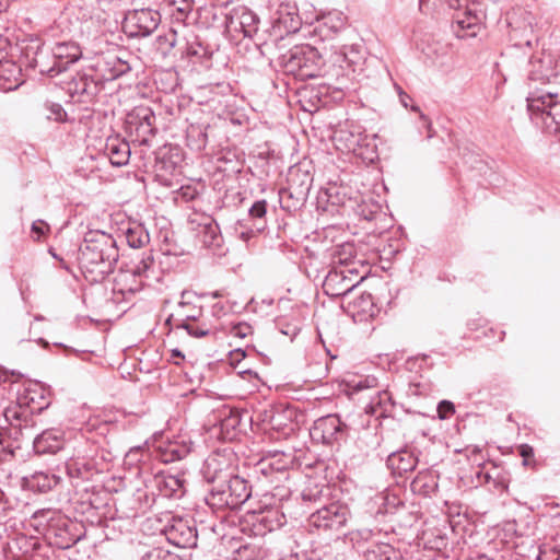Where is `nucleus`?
<instances>
[{
  "label": "nucleus",
  "instance_id": "obj_1",
  "mask_svg": "<svg viewBox=\"0 0 560 560\" xmlns=\"http://www.w3.org/2000/svg\"><path fill=\"white\" fill-rule=\"evenodd\" d=\"M119 258L115 238L103 231L90 230L79 247V267L84 278L97 283L114 271Z\"/></svg>",
  "mask_w": 560,
  "mask_h": 560
},
{
  "label": "nucleus",
  "instance_id": "obj_2",
  "mask_svg": "<svg viewBox=\"0 0 560 560\" xmlns=\"http://www.w3.org/2000/svg\"><path fill=\"white\" fill-rule=\"evenodd\" d=\"M49 401L43 390L27 387L18 396L16 402L8 406L3 416L10 424L9 434L15 440H31L34 436L37 421L35 415L48 408Z\"/></svg>",
  "mask_w": 560,
  "mask_h": 560
},
{
  "label": "nucleus",
  "instance_id": "obj_3",
  "mask_svg": "<svg viewBox=\"0 0 560 560\" xmlns=\"http://www.w3.org/2000/svg\"><path fill=\"white\" fill-rule=\"evenodd\" d=\"M162 280V269L151 252L143 253L141 258L120 268L114 278L113 294L116 302L129 300L144 287H151Z\"/></svg>",
  "mask_w": 560,
  "mask_h": 560
},
{
  "label": "nucleus",
  "instance_id": "obj_4",
  "mask_svg": "<svg viewBox=\"0 0 560 560\" xmlns=\"http://www.w3.org/2000/svg\"><path fill=\"white\" fill-rule=\"evenodd\" d=\"M252 491L248 482L240 476H231L224 482L213 485L205 498L213 511L235 510L242 506Z\"/></svg>",
  "mask_w": 560,
  "mask_h": 560
},
{
  "label": "nucleus",
  "instance_id": "obj_5",
  "mask_svg": "<svg viewBox=\"0 0 560 560\" xmlns=\"http://www.w3.org/2000/svg\"><path fill=\"white\" fill-rule=\"evenodd\" d=\"M323 65L318 50L308 45L295 47L285 62L287 70L300 79L316 78Z\"/></svg>",
  "mask_w": 560,
  "mask_h": 560
},
{
  "label": "nucleus",
  "instance_id": "obj_6",
  "mask_svg": "<svg viewBox=\"0 0 560 560\" xmlns=\"http://www.w3.org/2000/svg\"><path fill=\"white\" fill-rule=\"evenodd\" d=\"M178 313L182 319L176 324L177 329H185L189 336L195 338L214 335L220 328L215 323L202 315L200 307H191L189 301H180L178 303Z\"/></svg>",
  "mask_w": 560,
  "mask_h": 560
},
{
  "label": "nucleus",
  "instance_id": "obj_7",
  "mask_svg": "<svg viewBox=\"0 0 560 560\" xmlns=\"http://www.w3.org/2000/svg\"><path fill=\"white\" fill-rule=\"evenodd\" d=\"M155 115L147 106L133 108L126 118V131L132 141L140 145H149L155 133Z\"/></svg>",
  "mask_w": 560,
  "mask_h": 560
},
{
  "label": "nucleus",
  "instance_id": "obj_8",
  "mask_svg": "<svg viewBox=\"0 0 560 560\" xmlns=\"http://www.w3.org/2000/svg\"><path fill=\"white\" fill-rule=\"evenodd\" d=\"M527 103L528 110L541 114L548 128L555 125V130L560 131V81L559 89H550L541 95L528 97Z\"/></svg>",
  "mask_w": 560,
  "mask_h": 560
},
{
  "label": "nucleus",
  "instance_id": "obj_9",
  "mask_svg": "<svg viewBox=\"0 0 560 560\" xmlns=\"http://www.w3.org/2000/svg\"><path fill=\"white\" fill-rule=\"evenodd\" d=\"M161 23V15L150 8L129 11L124 20L122 27L129 37H148Z\"/></svg>",
  "mask_w": 560,
  "mask_h": 560
},
{
  "label": "nucleus",
  "instance_id": "obj_10",
  "mask_svg": "<svg viewBox=\"0 0 560 560\" xmlns=\"http://www.w3.org/2000/svg\"><path fill=\"white\" fill-rule=\"evenodd\" d=\"M359 273L349 267L332 268L324 279L323 290L332 298H339L351 292L362 280Z\"/></svg>",
  "mask_w": 560,
  "mask_h": 560
},
{
  "label": "nucleus",
  "instance_id": "obj_11",
  "mask_svg": "<svg viewBox=\"0 0 560 560\" xmlns=\"http://www.w3.org/2000/svg\"><path fill=\"white\" fill-rule=\"evenodd\" d=\"M284 516L277 509L248 511L244 516V530L248 527L253 536H265L267 533L281 527Z\"/></svg>",
  "mask_w": 560,
  "mask_h": 560
},
{
  "label": "nucleus",
  "instance_id": "obj_12",
  "mask_svg": "<svg viewBox=\"0 0 560 560\" xmlns=\"http://www.w3.org/2000/svg\"><path fill=\"white\" fill-rule=\"evenodd\" d=\"M163 533L167 541L176 547L192 548L197 546L198 534L195 521L191 518L172 517Z\"/></svg>",
  "mask_w": 560,
  "mask_h": 560
},
{
  "label": "nucleus",
  "instance_id": "obj_13",
  "mask_svg": "<svg viewBox=\"0 0 560 560\" xmlns=\"http://www.w3.org/2000/svg\"><path fill=\"white\" fill-rule=\"evenodd\" d=\"M347 425L336 415L317 419L311 428V438L319 443L332 445L346 436Z\"/></svg>",
  "mask_w": 560,
  "mask_h": 560
},
{
  "label": "nucleus",
  "instance_id": "obj_14",
  "mask_svg": "<svg viewBox=\"0 0 560 560\" xmlns=\"http://www.w3.org/2000/svg\"><path fill=\"white\" fill-rule=\"evenodd\" d=\"M347 518L348 510L346 508L338 504H330L312 513L308 523L310 526L317 529H339L346 524Z\"/></svg>",
  "mask_w": 560,
  "mask_h": 560
},
{
  "label": "nucleus",
  "instance_id": "obj_15",
  "mask_svg": "<svg viewBox=\"0 0 560 560\" xmlns=\"http://www.w3.org/2000/svg\"><path fill=\"white\" fill-rule=\"evenodd\" d=\"M532 69L529 79L533 81L547 82L559 86L560 82V58L552 60L550 55L534 57L530 60Z\"/></svg>",
  "mask_w": 560,
  "mask_h": 560
},
{
  "label": "nucleus",
  "instance_id": "obj_16",
  "mask_svg": "<svg viewBox=\"0 0 560 560\" xmlns=\"http://www.w3.org/2000/svg\"><path fill=\"white\" fill-rule=\"evenodd\" d=\"M67 91L81 101L92 100L98 93L97 82L85 73H78L67 83Z\"/></svg>",
  "mask_w": 560,
  "mask_h": 560
},
{
  "label": "nucleus",
  "instance_id": "obj_17",
  "mask_svg": "<svg viewBox=\"0 0 560 560\" xmlns=\"http://www.w3.org/2000/svg\"><path fill=\"white\" fill-rule=\"evenodd\" d=\"M192 445L194 443L189 438L179 435L175 440L160 446V458L164 463L180 460L191 452Z\"/></svg>",
  "mask_w": 560,
  "mask_h": 560
},
{
  "label": "nucleus",
  "instance_id": "obj_18",
  "mask_svg": "<svg viewBox=\"0 0 560 560\" xmlns=\"http://www.w3.org/2000/svg\"><path fill=\"white\" fill-rule=\"evenodd\" d=\"M49 50L60 72L65 71L69 65L77 62L82 56L80 47L72 42L57 43L54 48Z\"/></svg>",
  "mask_w": 560,
  "mask_h": 560
},
{
  "label": "nucleus",
  "instance_id": "obj_19",
  "mask_svg": "<svg viewBox=\"0 0 560 560\" xmlns=\"http://www.w3.org/2000/svg\"><path fill=\"white\" fill-rule=\"evenodd\" d=\"M63 446V434L60 430H44L33 439V447L38 454L56 453Z\"/></svg>",
  "mask_w": 560,
  "mask_h": 560
},
{
  "label": "nucleus",
  "instance_id": "obj_20",
  "mask_svg": "<svg viewBox=\"0 0 560 560\" xmlns=\"http://www.w3.org/2000/svg\"><path fill=\"white\" fill-rule=\"evenodd\" d=\"M60 477L49 471H35L22 478V487L33 492L46 493L54 489Z\"/></svg>",
  "mask_w": 560,
  "mask_h": 560
},
{
  "label": "nucleus",
  "instance_id": "obj_21",
  "mask_svg": "<svg viewBox=\"0 0 560 560\" xmlns=\"http://www.w3.org/2000/svg\"><path fill=\"white\" fill-rule=\"evenodd\" d=\"M26 66L38 69L40 74H47L51 78L61 73L57 62H54L49 49L37 47L34 51V57L30 59L28 51L26 52Z\"/></svg>",
  "mask_w": 560,
  "mask_h": 560
},
{
  "label": "nucleus",
  "instance_id": "obj_22",
  "mask_svg": "<svg viewBox=\"0 0 560 560\" xmlns=\"http://www.w3.org/2000/svg\"><path fill=\"white\" fill-rule=\"evenodd\" d=\"M361 126L346 124L334 131L332 141L336 148L342 152L355 151L360 139Z\"/></svg>",
  "mask_w": 560,
  "mask_h": 560
},
{
  "label": "nucleus",
  "instance_id": "obj_23",
  "mask_svg": "<svg viewBox=\"0 0 560 560\" xmlns=\"http://www.w3.org/2000/svg\"><path fill=\"white\" fill-rule=\"evenodd\" d=\"M418 463L415 454L408 450H400L388 455L386 465L394 475L402 476L412 471Z\"/></svg>",
  "mask_w": 560,
  "mask_h": 560
},
{
  "label": "nucleus",
  "instance_id": "obj_24",
  "mask_svg": "<svg viewBox=\"0 0 560 560\" xmlns=\"http://www.w3.org/2000/svg\"><path fill=\"white\" fill-rule=\"evenodd\" d=\"M154 481L163 497L179 498L184 493V480L178 476L161 472Z\"/></svg>",
  "mask_w": 560,
  "mask_h": 560
},
{
  "label": "nucleus",
  "instance_id": "obj_25",
  "mask_svg": "<svg viewBox=\"0 0 560 560\" xmlns=\"http://www.w3.org/2000/svg\"><path fill=\"white\" fill-rule=\"evenodd\" d=\"M97 68L106 80H114L130 70L128 62L116 55H106L98 61Z\"/></svg>",
  "mask_w": 560,
  "mask_h": 560
},
{
  "label": "nucleus",
  "instance_id": "obj_26",
  "mask_svg": "<svg viewBox=\"0 0 560 560\" xmlns=\"http://www.w3.org/2000/svg\"><path fill=\"white\" fill-rule=\"evenodd\" d=\"M392 396L387 390H378L365 406V412L376 418L386 417L393 409Z\"/></svg>",
  "mask_w": 560,
  "mask_h": 560
},
{
  "label": "nucleus",
  "instance_id": "obj_27",
  "mask_svg": "<svg viewBox=\"0 0 560 560\" xmlns=\"http://www.w3.org/2000/svg\"><path fill=\"white\" fill-rule=\"evenodd\" d=\"M106 153L112 165L124 166L129 162L130 158L129 143L118 139H110L106 143Z\"/></svg>",
  "mask_w": 560,
  "mask_h": 560
},
{
  "label": "nucleus",
  "instance_id": "obj_28",
  "mask_svg": "<svg viewBox=\"0 0 560 560\" xmlns=\"http://www.w3.org/2000/svg\"><path fill=\"white\" fill-rule=\"evenodd\" d=\"M240 31L245 37L252 38L258 31L259 19L247 8H241L236 11Z\"/></svg>",
  "mask_w": 560,
  "mask_h": 560
},
{
  "label": "nucleus",
  "instance_id": "obj_29",
  "mask_svg": "<svg viewBox=\"0 0 560 560\" xmlns=\"http://www.w3.org/2000/svg\"><path fill=\"white\" fill-rule=\"evenodd\" d=\"M10 424L0 431V464L11 460L15 452L21 448L20 441L9 434Z\"/></svg>",
  "mask_w": 560,
  "mask_h": 560
},
{
  "label": "nucleus",
  "instance_id": "obj_30",
  "mask_svg": "<svg viewBox=\"0 0 560 560\" xmlns=\"http://www.w3.org/2000/svg\"><path fill=\"white\" fill-rule=\"evenodd\" d=\"M125 237L127 244L132 248H141L150 242L148 230L140 223H131L125 230Z\"/></svg>",
  "mask_w": 560,
  "mask_h": 560
},
{
  "label": "nucleus",
  "instance_id": "obj_31",
  "mask_svg": "<svg viewBox=\"0 0 560 560\" xmlns=\"http://www.w3.org/2000/svg\"><path fill=\"white\" fill-rule=\"evenodd\" d=\"M413 492L424 497L432 495L438 489L435 476L430 471L419 472L411 483Z\"/></svg>",
  "mask_w": 560,
  "mask_h": 560
},
{
  "label": "nucleus",
  "instance_id": "obj_32",
  "mask_svg": "<svg viewBox=\"0 0 560 560\" xmlns=\"http://www.w3.org/2000/svg\"><path fill=\"white\" fill-rule=\"evenodd\" d=\"M364 161H373L376 156L375 139L360 129V139H358V147L355 151H349Z\"/></svg>",
  "mask_w": 560,
  "mask_h": 560
},
{
  "label": "nucleus",
  "instance_id": "obj_33",
  "mask_svg": "<svg viewBox=\"0 0 560 560\" xmlns=\"http://www.w3.org/2000/svg\"><path fill=\"white\" fill-rule=\"evenodd\" d=\"M89 466L90 463H88L85 457L71 459L67 463L68 476L73 479L89 480L94 475L92 468Z\"/></svg>",
  "mask_w": 560,
  "mask_h": 560
},
{
  "label": "nucleus",
  "instance_id": "obj_34",
  "mask_svg": "<svg viewBox=\"0 0 560 560\" xmlns=\"http://www.w3.org/2000/svg\"><path fill=\"white\" fill-rule=\"evenodd\" d=\"M390 546L384 542L371 541L370 546L363 548L360 553L365 560H389Z\"/></svg>",
  "mask_w": 560,
  "mask_h": 560
},
{
  "label": "nucleus",
  "instance_id": "obj_35",
  "mask_svg": "<svg viewBox=\"0 0 560 560\" xmlns=\"http://www.w3.org/2000/svg\"><path fill=\"white\" fill-rule=\"evenodd\" d=\"M88 463L92 468L93 474H102L109 468L112 456L109 452L104 450H96L94 455L86 457Z\"/></svg>",
  "mask_w": 560,
  "mask_h": 560
},
{
  "label": "nucleus",
  "instance_id": "obj_36",
  "mask_svg": "<svg viewBox=\"0 0 560 560\" xmlns=\"http://www.w3.org/2000/svg\"><path fill=\"white\" fill-rule=\"evenodd\" d=\"M376 534L369 528H361L350 533V540L353 547L360 552L363 548L371 545V541H376Z\"/></svg>",
  "mask_w": 560,
  "mask_h": 560
},
{
  "label": "nucleus",
  "instance_id": "obj_37",
  "mask_svg": "<svg viewBox=\"0 0 560 560\" xmlns=\"http://www.w3.org/2000/svg\"><path fill=\"white\" fill-rule=\"evenodd\" d=\"M323 21L326 26L337 32L345 26L346 19L339 11H331L323 15Z\"/></svg>",
  "mask_w": 560,
  "mask_h": 560
},
{
  "label": "nucleus",
  "instance_id": "obj_38",
  "mask_svg": "<svg viewBox=\"0 0 560 560\" xmlns=\"http://www.w3.org/2000/svg\"><path fill=\"white\" fill-rule=\"evenodd\" d=\"M205 474L208 481H214L220 478V474L222 472V468L219 465L218 456H210L207 458L205 464Z\"/></svg>",
  "mask_w": 560,
  "mask_h": 560
},
{
  "label": "nucleus",
  "instance_id": "obj_39",
  "mask_svg": "<svg viewBox=\"0 0 560 560\" xmlns=\"http://www.w3.org/2000/svg\"><path fill=\"white\" fill-rule=\"evenodd\" d=\"M141 560H179V558L163 548H152L142 556Z\"/></svg>",
  "mask_w": 560,
  "mask_h": 560
},
{
  "label": "nucleus",
  "instance_id": "obj_40",
  "mask_svg": "<svg viewBox=\"0 0 560 560\" xmlns=\"http://www.w3.org/2000/svg\"><path fill=\"white\" fill-rule=\"evenodd\" d=\"M203 243L207 246L219 245L220 235H219V226L214 222H209L203 225Z\"/></svg>",
  "mask_w": 560,
  "mask_h": 560
},
{
  "label": "nucleus",
  "instance_id": "obj_41",
  "mask_svg": "<svg viewBox=\"0 0 560 560\" xmlns=\"http://www.w3.org/2000/svg\"><path fill=\"white\" fill-rule=\"evenodd\" d=\"M46 109V118L48 120H54L56 122L65 121L67 117V113L60 104L57 103H47L45 105Z\"/></svg>",
  "mask_w": 560,
  "mask_h": 560
},
{
  "label": "nucleus",
  "instance_id": "obj_42",
  "mask_svg": "<svg viewBox=\"0 0 560 560\" xmlns=\"http://www.w3.org/2000/svg\"><path fill=\"white\" fill-rule=\"evenodd\" d=\"M377 386V378L374 376H365L358 381H353L350 387L353 393H359L368 388H374Z\"/></svg>",
  "mask_w": 560,
  "mask_h": 560
},
{
  "label": "nucleus",
  "instance_id": "obj_43",
  "mask_svg": "<svg viewBox=\"0 0 560 560\" xmlns=\"http://www.w3.org/2000/svg\"><path fill=\"white\" fill-rule=\"evenodd\" d=\"M267 213L266 200L256 201L248 210V214L253 219H262Z\"/></svg>",
  "mask_w": 560,
  "mask_h": 560
},
{
  "label": "nucleus",
  "instance_id": "obj_44",
  "mask_svg": "<svg viewBox=\"0 0 560 560\" xmlns=\"http://www.w3.org/2000/svg\"><path fill=\"white\" fill-rule=\"evenodd\" d=\"M455 413V406L452 401L442 400L438 405V415L439 418L444 420L448 419L451 416Z\"/></svg>",
  "mask_w": 560,
  "mask_h": 560
},
{
  "label": "nucleus",
  "instance_id": "obj_45",
  "mask_svg": "<svg viewBox=\"0 0 560 560\" xmlns=\"http://www.w3.org/2000/svg\"><path fill=\"white\" fill-rule=\"evenodd\" d=\"M456 22L462 30H471L478 25L479 19L477 15L471 14L470 12H467L465 14V18L457 19Z\"/></svg>",
  "mask_w": 560,
  "mask_h": 560
},
{
  "label": "nucleus",
  "instance_id": "obj_46",
  "mask_svg": "<svg viewBox=\"0 0 560 560\" xmlns=\"http://www.w3.org/2000/svg\"><path fill=\"white\" fill-rule=\"evenodd\" d=\"M168 3L174 5L183 15H187L192 11V0H168Z\"/></svg>",
  "mask_w": 560,
  "mask_h": 560
},
{
  "label": "nucleus",
  "instance_id": "obj_47",
  "mask_svg": "<svg viewBox=\"0 0 560 560\" xmlns=\"http://www.w3.org/2000/svg\"><path fill=\"white\" fill-rule=\"evenodd\" d=\"M231 334L243 339L252 334V326L246 323H238L232 327Z\"/></svg>",
  "mask_w": 560,
  "mask_h": 560
},
{
  "label": "nucleus",
  "instance_id": "obj_48",
  "mask_svg": "<svg viewBox=\"0 0 560 560\" xmlns=\"http://www.w3.org/2000/svg\"><path fill=\"white\" fill-rule=\"evenodd\" d=\"M235 233L244 242L249 241L255 235V231L253 229H246L242 221L236 222Z\"/></svg>",
  "mask_w": 560,
  "mask_h": 560
},
{
  "label": "nucleus",
  "instance_id": "obj_49",
  "mask_svg": "<svg viewBox=\"0 0 560 560\" xmlns=\"http://www.w3.org/2000/svg\"><path fill=\"white\" fill-rule=\"evenodd\" d=\"M240 424V417L236 413L230 411V415L221 420L222 430H229L230 428L235 429Z\"/></svg>",
  "mask_w": 560,
  "mask_h": 560
},
{
  "label": "nucleus",
  "instance_id": "obj_50",
  "mask_svg": "<svg viewBox=\"0 0 560 560\" xmlns=\"http://www.w3.org/2000/svg\"><path fill=\"white\" fill-rule=\"evenodd\" d=\"M226 312H228V307L224 303H221V302L214 303L211 308L212 316L215 318V320L213 323H215L219 326L218 319L220 318L221 315L226 314Z\"/></svg>",
  "mask_w": 560,
  "mask_h": 560
},
{
  "label": "nucleus",
  "instance_id": "obj_51",
  "mask_svg": "<svg viewBox=\"0 0 560 560\" xmlns=\"http://www.w3.org/2000/svg\"><path fill=\"white\" fill-rule=\"evenodd\" d=\"M12 509L9 499L3 490L0 489V517L5 516L8 511Z\"/></svg>",
  "mask_w": 560,
  "mask_h": 560
},
{
  "label": "nucleus",
  "instance_id": "obj_52",
  "mask_svg": "<svg viewBox=\"0 0 560 560\" xmlns=\"http://www.w3.org/2000/svg\"><path fill=\"white\" fill-rule=\"evenodd\" d=\"M520 455L524 458V465H527V459L534 455V450L528 444L520 446Z\"/></svg>",
  "mask_w": 560,
  "mask_h": 560
},
{
  "label": "nucleus",
  "instance_id": "obj_53",
  "mask_svg": "<svg viewBox=\"0 0 560 560\" xmlns=\"http://www.w3.org/2000/svg\"><path fill=\"white\" fill-rule=\"evenodd\" d=\"M54 511L51 509H40L33 513L32 518L38 520V518H48L51 520Z\"/></svg>",
  "mask_w": 560,
  "mask_h": 560
},
{
  "label": "nucleus",
  "instance_id": "obj_54",
  "mask_svg": "<svg viewBox=\"0 0 560 560\" xmlns=\"http://www.w3.org/2000/svg\"><path fill=\"white\" fill-rule=\"evenodd\" d=\"M320 494V491L315 489V491H313V489H305L303 490L302 492V498L304 501H316V499L318 498V495Z\"/></svg>",
  "mask_w": 560,
  "mask_h": 560
},
{
  "label": "nucleus",
  "instance_id": "obj_55",
  "mask_svg": "<svg viewBox=\"0 0 560 560\" xmlns=\"http://www.w3.org/2000/svg\"><path fill=\"white\" fill-rule=\"evenodd\" d=\"M420 119L422 121L423 127L428 129L427 138L431 139L433 137V132L431 129V121L423 114H420Z\"/></svg>",
  "mask_w": 560,
  "mask_h": 560
},
{
  "label": "nucleus",
  "instance_id": "obj_56",
  "mask_svg": "<svg viewBox=\"0 0 560 560\" xmlns=\"http://www.w3.org/2000/svg\"><path fill=\"white\" fill-rule=\"evenodd\" d=\"M360 305H362V308L365 311V306H371L373 305V301H372V295L366 293V294H362L360 296Z\"/></svg>",
  "mask_w": 560,
  "mask_h": 560
},
{
  "label": "nucleus",
  "instance_id": "obj_57",
  "mask_svg": "<svg viewBox=\"0 0 560 560\" xmlns=\"http://www.w3.org/2000/svg\"><path fill=\"white\" fill-rule=\"evenodd\" d=\"M44 225H45V224H44V222H43V221L34 222V223L32 224V231H33L34 233H36V234H37V236L39 237L40 235H43V234H44Z\"/></svg>",
  "mask_w": 560,
  "mask_h": 560
},
{
  "label": "nucleus",
  "instance_id": "obj_58",
  "mask_svg": "<svg viewBox=\"0 0 560 560\" xmlns=\"http://www.w3.org/2000/svg\"><path fill=\"white\" fill-rule=\"evenodd\" d=\"M192 131H198V135L200 137L198 149H201L206 145V135L201 130L192 129Z\"/></svg>",
  "mask_w": 560,
  "mask_h": 560
},
{
  "label": "nucleus",
  "instance_id": "obj_59",
  "mask_svg": "<svg viewBox=\"0 0 560 560\" xmlns=\"http://www.w3.org/2000/svg\"><path fill=\"white\" fill-rule=\"evenodd\" d=\"M299 328L296 326H293L291 329L288 330H281L284 335H292L295 336L299 332Z\"/></svg>",
  "mask_w": 560,
  "mask_h": 560
},
{
  "label": "nucleus",
  "instance_id": "obj_60",
  "mask_svg": "<svg viewBox=\"0 0 560 560\" xmlns=\"http://www.w3.org/2000/svg\"><path fill=\"white\" fill-rule=\"evenodd\" d=\"M172 358H184L183 353L178 349L172 350Z\"/></svg>",
  "mask_w": 560,
  "mask_h": 560
},
{
  "label": "nucleus",
  "instance_id": "obj_61",
  "mask_svg": "<svg viewBox=\"0 0 560 560\" xmlns=\"http://www.w3.org/2000/svg\"><path fill=\"white\" fill-rule=\"evenodd\" d=\"M475 560H491V559L486 555H479V556H477V558Z\"/></svg>",
  "mask_w": 560,
  "mask_h": 560
},
{
  "label": "nucleus",
  "instance_id": "obj_62",
  "mask_svg": "<svg viewBox=\"0 0 560 560\" xmlns=\"http://www.w3.org/2000/svg\"><path fill=\"white\" fill-rule=\"evenodd\" d=\"M212 296L213 298H219V296H221V294L218 291H215V292L212 293Z\"/></svg>",
  "mask_w": 560,
  "mask_h": 560
},
{
  "label": "nucleus",
  "instance_id": "obj_63",
  "mask_svg": "<svg viewBox=\"0 0 560 560\" xmlns=\"http://www.w3.org/2000/svg\"><path fill=\"white\" fill-rule=\"evenodd\" d=\"M401 102H402L404 106H407V100H404V98L401 97Z\"/></svg>",
  "mask_w": 560,
  "mask_h": 560
},
{
  "label": "nucleus",
  "instance_id": "obj_64",
  "mask_svg": "<svg viewBox=\"0 0 560 560\" xmlns=\"http://www.w3.org/2000/svg\"><path fill=\"white\" fill-rule=\"evenodd\" d=\"M412 110H415V112H419V107H418V106H413V107H412Z\"/></svg>",
  "mask_w": 560,
  "mask_h": 560
}]
</instances>
